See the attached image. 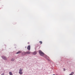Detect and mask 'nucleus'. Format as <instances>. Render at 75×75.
<instances>
[{"mask_svg": "<svg viewBox=\"0 0 75 75\" xmlns=\"http://www.w3.org/2000/svg\"><path fill=\"white\" fill-rule=\"evenodd\" d=\"M39 54H40L41 56H42V57H44V55H45V54L44 53L41 51V50H39Z\"/></svg>", "mask_w": 75, "mask_h": 75, "instance_id": "nucleus-1", "label": "nucleus"}, {"mask_svg": "<svg viewBox=\"0 0 75 75\" xmlns=\"http://www.w3.org/2000/svg\"><path fill=\"white\" fill-rule=\"evenodd\" d=\"M31 52L30 51H28L26 52H24L23 53V55H25V54H30Z\"/></svg>", "mask_w": 75, "mask_h": 75, "instance_id": "nucleus-2", "label": "nucleus"}, {"mask_svg": "<svg viewBox=\"0 0 75 75\" xmlns=\"http://www.w3.org/2000/svg\"><path fill=\"white\" fill-rule=\"evenodd\" d=\"M19 71V73L20 74V75H22V74H23V73L22 72V71H23V70L20 69Z\"/></svg>", "mask_w": 75, "mask_h": 75, "instance_id": "nucleus-3", "label": "nucleus"}, {"mask_svg": "<svg viewBox=\"0 0 75 75\" xmlns=\"http://www.w3.org/2000/svg\"><path fill=\"white\" fill-rule=\"evenodd\" d=\"M30 45H28L27 47V49L29 51H30Z\"/></svg>", "mask_w": 75, "mask_h": 75, "instance_id": "nucleus-4", "label": "nucleus"}, {"mask_svg": "<svg viewBox=\"0 0 75 75\" xmlns=\"http://www.w3.org/2000/svg\"><path fill=\"white\" fill-rule=\"evenodd\" d=\"M33 55H36L37 54V52L35 51L32 53Z\"/></svg>", "mask_w": 75, "mask_h": 75, "instance_id": "nucleus-5", "label": "nucleus"}, {"mask_svg": "<svg viewBox=\"0 0 75 75\" xmlns=\"http://www.w3.org/2000/svg\"><path fill=\"white\" fill-rule=\"evenodd\" d=\"M2 58L4 59V60H7V58L5 57H2Z\"/></svg>", "mask_w": 75, "mask_h": 75, "instance_id": "nucleus-6", "label": "nucleus"}, {"mask_svg": "<svg viewBox=\"0 0 75 75\" xmlns=\"http://www.w3.org/2000/svg\"><path fill=\"white\" fill-rule=\"evenodd\" d=\"M21 51H20L19 52H17L16 53V54H21Z\"/></svg>", "mask_w": 75, "mask_h": 75, "instance_id": "nucleus-7", "label": "nucleus"}, {"mask_svg": "<svg viewBox=\"0 0 75 75\" xmlns=\"http://www.w3.org/2000/svg\"><path fill=\"white\" fill-rule=\"evenodd\" d=\"M9 74H10V75H13V74H12V72H9Z\"/></svg>", "mask_w": 75, "mask_h": 75, "instance_id": "nucleus-8", "label": "nucleus"}, {"mask_svg": "<svg viewBox=\"0 0 75 75\" xmlns=\"http://www.w3.org/2000/svg\"><path fill=\"white\" fill-rule=\"evenodd\" d=\"M74 72H72L71 74H70L69 75H74Z\"/></svg>", "mask_w": 75, "mask_h": 75, "instance_id": "nucleus-9", "label": "nucleus"}, {"mask_svg": "<svg viewBox=\"0 0 75 75\" xmlns=\"http://www.w3.org/2000/svg\"><path fill=\"white\" fill-rule=\"evenodd\" d=\"M40 43V44H42V42L41 41H40L39 42Z\"/></svg>", "mask_w": 75, "mask_h": 75, "instance_id": "nucleus-10", "label": "nucleus"}, {"mask_svg": "<svg viewBox=\"0 0 75 75\" xmlns=\"http://www.w3.org/2000/svg\"><path fill=\"white\" fill-rule=\"evenodd\" d=\"M12 61H14V59H12L11 60Z\"/></svg>", "mask_w": 75, "mask_h": 75, "instance_id": "nucleus-11", "label": "nucleus"}, {"mask_svg": "<svg viewBox=\"0 0 75 75\" xmlns=\"http://www.w3.org/2000/svg\"><path fill=\"white\" fill-rule=\"evenodd\" d=\"M63 71H65V68L63 69Z\"/></svg>", "mask_w": 75, "mask_h": 75, "instance_id": "nucleus-12", "label": "nucleus"}, {"mask_svg": "<svg viewBox=\"0 0 75 75\" xmlns=\"http://www.w3.org/2000/svg\"><path fill=\"white\" fill-rule=\"evenodd\" d=\"M4 75V73H3L1 75Z\"/></svg>", "mask_w": 75, "mask_h": 75, "instance_id": "nucleus-13", "label": "nucleus"}, {"mask_svg": "<svg viewBox=\"0 0 75 75\" xmlns=\"http://www.w3.org/2000/svg\"><path fill=\"white\" fill-rule=\"evenodd\" d=\"M25 48H27V47H25Z\"/></svg>", "mask_w": 75, "mask_h": 75, "instance_id": "nucleus-14", "label": "nucleus"}, {"mask_svg": "<svg viewBox=\"0 0 75 75\" xmlns=\"http://www.w3.org/2000/svg\"><path fill=\"white\" fill-rule=\"evenodd\" d=\"M56 75H57V74Z\"/></svg>", "mask_w": 75, "mask_h": 75, "instance_id": "nucleus-15", "label": "nucleus"}]
</instances>
